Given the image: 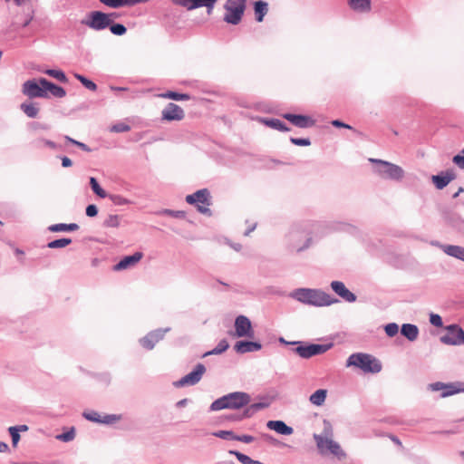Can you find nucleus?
<instances>
[{
  "instance_id": "1",
  "label": "nucleus",
  "mask_w": 464,
  "mask_h": 464,
  "mask_svg": "<svg viewBox=\"0 0 464 464\" xmlns=\"http://www.w3.org/2000/svg\"><path fill=\"white\" fill-rule=\"evenodd\" d=\"M289 296L302 304L313 306H328L338 302V299L321 289L296 288Z\"/></svg>"
},
{
  "instance_id": "2",
  "label": "nucleus",
  "mask_w": 464,
  "mask_h": 464,
  "mask_svg": "<svg viewBox=\"0 0 464 464\" xmlns=\"http://www.w3.org/2000/svg\"><path fill=\"white\" fill-rule=\"evenodd\" d=\"M251 396L245 392H234L223 395L215 400L209 407V411H217L225 409L239 410L249 404Z\"/></svg>"
},
{
  "instance_id": "3",
  "label": "nucleus",
  "mask_w": 464,
  "mask_h": 464,
  "mask_svg": "<svg viewBox=\"0 0 464 464\" xmlns=\"http://www.w3.org/2000/svg\"><path fill=\"white\" fill-rule=\"evenodd\" d=\"M354 366L364 372L378 373L382 371L380 360L369 353H355L351 354L346 361V367Z\"/></svg>"
},
{
  "instance_id": "4",
  "label": "nucleus",
  "mask_w": 464,
  "mask_h": 464,
  "mask_svg": "<svg viewBox=\"0 0 464 464\" xmlns=\"http://www.w3.org/2000/svg\"><path fill=\"white\" fill-rule=\"evenodd\" d=\"M290 343L295 346L292 352L303 359H309L313 356L323 354L334 346L333 343H309L303 341H292Z\"/></svg>"
},
{
  "instance_id": "5",
  "label": "nucleus",
  "mask_w": 464,
  "mask_h": 464,
  "mask_svg": "<svg viewBox=\"0 0 464 464\" xmlns=\"http://www.w3.org/2000/svg\"><path fill=\"white\" fill-rule=\"evenodd\" d=\"M370 161L375 165L374 172L382 179L399 181L404 177V170L396 164L378 159H370Z\"/></svg>"
},
{
  "instance_id": "6",
  "label": "nucleus",
  "mask_w": 464,
  "mask_h": 464,
  "mask_svg": "<svg viewBox=\"0 0 464 464\" xmlns=\"http://www.w3.org/2000/svg\"><path fill=\"white\" fill-rule=\"evenodd\" d=\"M246 4V0H227L224 5L226 9L224 21L233 25L238 24L244 15Z\"/></svg>"
},
{
  "instance_id": "7",
  "label": "nucleus",
  "mask_w": 464,
  "mask_h": 464,
  "mask_svg": "<svg viewBox=\"0 0 464 464\" xmlns=\"http://www.w3.org/2000/svg\"><path fill=\"white\" fill-rule=\"evenodd\" d=\"M314 440L316 442L318 451L322 455L331 453L335 456L338 459H343L346 457V453L343 450L340 444L332 439L324 438L319 434H314Z\"/></svg>"
},
{
  "instance_id": "8",
  "label": "nucleus",
  "mask_w": 464,
  "mask_h": 464,
  "mask_svg": "<svg viewBox=\"0 0 464 464\" xmlns=\"http://www.w3.org/2000/svg\"><path fill=\"white\" fill-rule=\"evenodd\" d=\"M186 202L189 205H196L197 203H201V205H197V210L204 215L210 217L212 215V211L208 208L211 205V196L210 192L208 188H201L197 190L196 192L189 194L186 197Z\"/></svg>"
},
{
  "instance_id": "9",
  "label": "nucleus",
  "mask_w": 464,
  "mask_h": 464,
  "mask_svg": "<svg viewBox=\"0 0 464 464\" xmlns=\"http://www.w3.org/2000/svg\"><path fill=\"white\" fill-rule=\"evenodd\" d=\"M81 23L94 31H102L110 26L111 20L106 13L92 11L87 14L86 18L82 19Z\"/></svg>"
},
{
  "instance_id": "10",
  "label": "nucleus",
  "mask_w": 464,
  "mask_h": 464,
  "mask_svg": "<svg viewBox=\"0 0 464 464\" xmlns=\"http://www.w3.org/2000/svg\"><path fill=\"white\" fill-rule=\"evenodd\" d=\"M46 80L45 78L27 80L23 83L22 92L30 99L48 98V93L43 83Z\"/></svg>"
},
{
  "instance_id": "11",
  "label": "nucleus",
  "mask_w": 464,
  "mask_h": 464,
  "mask_svg": "<svg viewBox=\"0 0 464 464\" xmlns=\"http://www.w3.org/2000/svg\"><path fill=\"white\" fill-rule=\"evenodd\" d=\"M429 389L432 392L442 391L440 396L445 398L459 392H464V382H456L445 383L441 382H436L429 384Z\"/></svg>"
},
{
  "instance_id": "12",
  "label": "nucleus",
  "mask_w": 464,
  "mask_h": 464,
  "mask_svg": "<svg viewBox=\"0 0 464 464\" xmlns=\"http://www.w3.org/2000/svg\"><path fill=\"white\" fill-rule=\"evenodd\" d=\"M206 372V367L203 363H198L195 368L179 380L173 382L176 388L184 386H192L200 382L203 374Z\"/></svg>"
},
{
  "instance_id": "13",
  "label": "nucleus",
  "mask_w": 464,
  "mask_h": 464,
  "mask_svg": "<svg viewBox=\"0 0 464 464\" xmlns=\"http://www.w3.org/2000/svg\"><path fill=\"white\" fill-rule=\"evenodd\" d=\"M440 342L449 345L464 344V330L458 324H450L447 327V333L440 336Z\"/></svg>"
},
{
  "instance_id": "14",
  "label": "nucleus",
  "mask_w": 464,
  "mask_h": 464,
  "mask_svg": "<svg viewBox=\"0 0 464 464\" xmlns=\"http://www.w3.org/2000/svg\"><path fill=\"white\" fill-rule=\"evenodd\" d=\"M170 331L169 327L159 328L149 332L144 337L140 339V344L146 350H152L155 345L161 341L165 334Z\"/></svg>"
},
{
  "instance_id": "15",
  "label": "nucleus",
  "mask_w": 464,
  "mask_h": 464,
  "mask_svg": "<svg viewBox=\"0 0 464 464\" xmlns=\"http://www.w3.org/2000/svg\"><path fill=\"white\" fill-rule=\"evenodd\" d=\"M235 335L237 337H254L251 321L246 315H238L235 319Z\"/></svg>"
},
{
  "instance_id": "16",
  "label": "nucleus",
  "mask_w": 464,
  "mask_h": 464,
  "mask_svg": "<svg viewBox=\"0 0 464 464\" xmlns=\"http://www.w3.org/2000/svg\"><path fill=\"white\" fill-rule=\"evenodd\" d=\"M218 0H172L175 5L187 8L188 10H194L200 7H206L209 14Z\"/></svg>"
},
{
  "instance_id": "17",
  "label": "nucleus",
  "mask_w": 464,
  "mask_h": 464,
  "mask_svg": "<svg viewBox=\"0 0 464 464\" xmlns=\"http://www.w3.org/2000/svg\"><path fill=\"white\" fill-rule=\"evenodd\" d=\"M162 120L167 121H181L185 117L183 109L176 103L169 102L161 112Z\"/></svg>"
},
{
  "instance_id": "18",
  "label": "nucleus",
  "mask_w": 464,
  "mask_h": 464,
  "mask_svg": "<svg viewBox=\"0 0 464 464\" xmlns=\"http://www.w3.org/2000/svg\"><path fill=\"white\" fill-rule=\"evenodd\" d=\"M444 221L453 229L464 233V219L459 214L452 210H444L442 212Z\"/></svg>"
},
{
  "instance_id": "19",
  "label": "nucleus",
  "mask_w": 464,
  "mask_h": 464,
  "mask_svg": "<svg viewBox=\"0 0 464 464\" xmlns=\"http://www.w3.org/2000/svg\"><path fill=\"white\" fill-rule=\"evenodd\" d=\"M283 118L298 128H310L315 124V121L310 116L303 114L285 113Z\"/></svg>"
},
{
  "instance_id": "20",
  "label": "nucleus",
  "mask_w": 464,
  "mask_h": 464,
  "mask_svg": "<svg viewBox=\"0 0 464 464\" xmlns=\"http://www.w3.org/2000/svg\"><path fill=\"white\" fill-rule=\"evenodd\" d=\"M456 175L452 169L441 171L437 175L431 176V180L437 189H443L450 181L455 179Z\"/></svg>"
},
{
  "instance_id": "21",
  "label": "nucleus",
  "mask_w": 464,
  "mask_h": 464,
  "mask_svg": "<svg viewBox=\"0 0 464 464\" xmlns=\"http://www.w3.org/2000/svg\"><path fill=\"white\" fill-rule=\"evenodd\" d=\"M331 288L339 297L346 302L353 303L357 299L356 295L341 281H333L331 283Z\"/></svg>"
},
{
  "instance_id": "22",
  "label": "nucleus",
  "mask_w": 464,
  "mask_h": 464,
  "mask_svg": "<svg viewBox=\"0 0 464 464\" xmlns=\"http://www.w3.org/2000/svg\"><path fill=\"white\" fill-rule=\"evenodd\" d=\"M143 256L141 252H135L132 255L122 257L113 266V271H121L134 266Z\"/></svg>"
},
{
  "instance_id": "23",
  "label": "nucleus",
  "mask_w": 464,
  "mask_h": 464,
  "mask_svg": "<svg viewBox=\"0 0 464 464\" xmlns=\"http://www.w3.org/2000/svg\"><path fill=\"white\" fill-rule=\"evenodd\" d=\"M262 349V344L259 342L241 340L237 341L234 345V350L240 354L246 353L257 352Z\"/></svg>"
},
{
  "instance_id": "24",
  "label": "nucleus",
  "mask_w": 464,
  "mask_h": 464,
  "mask_svg": "<svg viewBox=\"0 0 464 464\" xmlns=\"http://www.w3.org/2000/svg\"><path fill=\"white\" fill-rule=\"evenodd\" d=\"M434 245L439 246L440 249L448 256L463 260L464 247L457 245H441L436 242Z\"/></svg>"
},
{
  "instance_id": "25",
  "label": "nucleus",
  "mask_w": 464,
  "mask_h": 464,
  "mask_svg": "<svg viewBox=\"0 0 464 464\" xmlns=\"http://www.w3.org/2000/svg\"><path fill=\"white\" fill-rule=\"evenodd\" d=\"M266 427L281 435H291L294 432L293 428L283 420H268Z\"/></svg>"
},
{
  "instance_id": "26",
  "label": "nucleus",
  "mask_w": 464,
  "mask_h": 464,
  "mask_svg": "<svg viewBox=\"0 0 464 464\" xmlns=\"http://www.w3.org/2000/svg\"><path fill=\"white\" fill-rule=\"evenodd\" d=\"M419 333L420 331L416 324H403L401 326V334L410 342H414L417 340Z\"/></svg>"
},
{
  "instance_id": "27",
  "label": "nucleus",
  "mask_w": 464,
  "mask_h": 464,
  "mask_svg": "<svg viewBox=\"0 0 464 464\" xmlns=\"http://www.w3.org/2000/svg\"><path fill=\"white\" fill-rule=\"evenodd\" d=\"M260 122L264 123L266 126L275 129L279 131L286 132L290 130V128L281 120L276 118H260Z\"/></svg>"
},
{
  "instance_id": "28",
  "label": "nucleus",
  "mask_w": 464,
  "mask_h": 464,
  "mask_svg": "<svg viewBox=\"0 0 464 464\" xmlns=\"http://www.w3.org/2000/svg\"><path fill=\"white\" fill-rule=\"evenodd\" d=\"M20 110L28 117L31 119L37 118L40 108L38 106L37 102H24L20 104Z\"/></svg>"
},
{
  "instance_id": "29",
  "label": "nucleus",
  "mask_w": 464,
  "mask_h": 464,
  "mask_svg": "<svg viewBox=\"0 0 464 464\" xmlns=\"http://www.w3.org/2000/svg\"><path fill=\"white\" fill-rule=\"evenodd\" d=\"M254 11L256 20L258 23L263 22L264 17L268 12V4L263 0H258L254 3Z\"/></svg>"
},
{
  "instance_id": "30",
  "label": "nucleus",
  "mask_w": 464,
  "mask_h": 464,
  "mask_svg": "<svg viewBox=\"0 0 464 464\" xmlns=\"http://www.w3.org/2000/svg\"><path fill=\"white\" fill-rule=\"evenodd\" d=\"M43 83L44 84V88L46 89V92L48 94L51 93L53 97L56 98H63L66 95V92L63 87L48 80L44 81Z\"/></svg>"
},
{
  "instance_id": "31",
  "label": "nucleus",
  "mask_w": 464,
  "mask_h": 464,
  "mask_svg": "<svg viewBox=\"0 0 464 464\" xmlns=\"http://www.w3.org/2000/svg\"><path fill=\"white\" fill-rule=\"evenodd\" d=\"M350 8L355 12L366 13L371 10V0H347Z\"/></svg>"
},
{
  "instance_id": "32",
  "label": "nucleus",
  "mask_w": 464,
  "mask_h": 464,
  "mask_svg": "<svg viewBox=\"0 0 464 464\" xmlns=\"http://www.w3.org/2000/svg\"><path fill=\"white\" fill-rule=\"evenodd\" d=\"M267 402H255L246 405V408L242 412V417H247L248 419L254 416L257 411L264 410L268 407Z\"/></svg>"
},
{
  "instance_id": "33",
  "label": "nucleus",
  "mask_w": 464,
  "mask_h": 464,
  "mask_svg": "<svg viewBox=\"0 0 464 464\" xmlns=\"http://www.w3.org/2000/svg\"><path fill=\"white\" fill-rule=\"evenodd\" d=\"M267 402H255L246 405V408L242 412V417H247L248 419L254 416L257 411L264 410L268 407Z\"/></svg>"
},
{
  "instance_id": "34",
  "label": "nucleus",
  "mask_w": 464,
  "mask_h": 464,
  "mask_svg": "<svg viewBox=\"0 0 464 464\" xmlns=\"http://www.w3.org/2000/svg\"><path fill=\"white\" fill-rule=\"evenodd\" d=\"M79 228V226L76 223H58L51 225L47 227L48 231L50 232H65V231H75Z\"/></svg>"
},
{
  "instance_id": "35",
  "label": "nucleus",
  "mask_w": 464,
  "mask_h": 464,
  "mask_svg": "<svg viewBox=\"0 0 464 464\" xmlns=\"http://www.w3.org/2000/svg\"><path fill=\"white\" fill-rule=\"evenodd\" d=\"M327 396V391L324 389L316 390L313 394H311L309 401L312 404L315 406H321L324 404Z\"/></svg>"
},
{
  "instance_id": "36",
  "label": "nucleus",
  "mask_w": 464,
  "mask_h": 464,
  "mask_svg": "<svg viewBox=\"0 0 464 464\" xmlns=\"http://www.w3.org/2000/svg\"><path fill=\"white\" fill-rule=\"evenodd\" d=\"M228 347H229V343L227 341V339H222L219 341V343L217 344V346L215 348H213L212 350H210L208 352H206L202 355V357L221 354L224 352H226L228 349Z\"/></svg>"
},
{
  "instance_id": "37",
  "label": "nucleus",
  "mask_w": 464,
  "mask_h": 464,
  "mask_svg": "<svg viewBox=\"0 0 464 464\" xmlns=\"http://www.w3.org/2000/svg\"><path fill=\"white\" fill-rule=\"evenodd\" d=\"M160 97L165 99H170L174 101H188L190 99L188 93H179L174 91H168L164 93L160 94Z\"/></svg>"
},
{
  "instance_id": "38",
  "label": "nucleus",
  "mask_w": 464,
  "mask_h": 464,
  "mask_svg": "<svg viewBox=\"0 0 464 464\" xmlns=\"http://www.w3.org/2000/svg\"><path fill=\"white\" fill-rule=\"evenodd\" d=\"M72 243V239L68 237H63L54 239L47 243L46 246L52 249L63 248Z\"/></svg>"
},
{
  "instance_id": "39",
  "label": "nucleus",
  "mask_w": 464,
  "mask_h": 464,
  "mask_svg": "<svg viewBox=\"0 0 464 464\" xmlns=\"http://www.w3.org/2000/svg\"><path fill=\"white\" fill-rule=\"evenodd\" d=\"M90 186L94 194H96L101 198H105L108 195L106 191L100 186L98 180L94 177L90 178Z\"/></svg>"
},
{
  "instance_id": "40",
  "label": "nucleus",
  "mask_w": 464,
  "mask_h": 464,
  "mask_svg": "<svg viewBox=\"0 0 464 464\" xmlns=\"http://www.w3.org/2000/svg\"><path fill=\"white\" fill-rule=\"evenodd\" d=\"M44 73L61 82L66 83L68 82L66 74L62 70L47 69L44 71Z\"/></svg>"
},
{
  "instance_id": "41",
  "label": "nucleus",
  "mask_w": 464,
  "mask_h": 464,
  "mask_svg": "<svg viewBox=\"0 0 464 464\" xmlns=\"http://www.w3.org/2000/svg\"><path fill=\"white\" fill-rule=\"evenodd\" d=\"M26 128L29 131L36 132L38 130H49L51 126L44 122L30 121L26 124Z\"/></svg>"
},
{
  "instance_id": "42",
  "label": "nucleus",
  "mask_w": 464,
  "mask_h": 464,
  "mask_svg": "<svg viewBox=\"0 0 464 464\" xmlns=\"http://www.w3.org/2000/svg\"><path fill=\"white\" fill-rule=\"evenodd\" d=\"M74 77L88 90L95 92L97 90V84L92 80L86 78L80 73H74Z\"/></svg>"
},
{
  "instance_id": "43",
  "label": "nucleus",
  "mask_w": 464,
  "mask_h": 464,
  "mask_svg": "<svg viewBox=\"0 0 464 464\" xmlns=\"http://www.w3.org/2000/svg\"><path fill=\"white\" fill-rule=\"evenodd\" d=\"M108 28L110 29V31L112 34L117 35V36H122L127 32V28L124 24H117V23H114L113 21H111V24H110V26H108Z\"/></svg>"
},
{
  "instance_id": "44",
  "label": "nucleus",
  "mask_w": 464,
  "mask_h": 464,
  "mask_svg": "<svg viewBox=\"0 0 464 464\" xmlns=\"http://www.w3.org/2000/svg\"><path fill=\"white\" fill-rule=\"evenodd\" d=\"M34 147L36 148H42V146H46V147H49L50 149L52 150H60L62 149V146L50 140H45V139H37L34 141Z\"/></svg>"
},
{
  "instance_id": "45",
  "label": "nucleus",
  "mask_w": 464,
  "mask_h": 464,
  "mask_svg": "<svg viewBox=\"0 0 464 464\" xmlns=\"http://www.w3.org/2000/svg\"><path fill=\"white\" fill-rule=\"evenodd\" d=\"M74 438H75L74 427H71L69 430L55 436L56 440L63 441V442H70V441L73 440Z\"/></svg>"
},
{
  "instance_id": "46",
  "label": "nucleus",
  "mask_w": 464,
  "mask_h": 464,
  "mask_svg": "<svg viewBox=\"0 0 464 464\" xmlns=\"http://www.w3.org/2000/svg\"><path fill=\"white\" fill-rule=\"evenodd\" d=\"M213 436L227 440H236L237 437L232 430H218L213 433Z\"/></svg>"
},
{
  "instance_id": "47",
  "label": "nucleus",
  "mask_w": 464,
  "mask_h": 464,
  "mask_svg": "<svg viewBox=\"0 0 464 464\" xmlns=\"http://www.w3.org/2000/svg\"><path fill=\"white\" fill-rule=\"evenodd\" d=\"M120 225V216L110 215L104 221L103 227H118Z\"/></svg>"
},
{
  "instance_id": "48",
  "label": "nucleus",
  "mask_w": 464,
  "mask_h": 464,
  "mask_svg": "<svg viewBox=\"0 0 464 464\" xmlns=\"http://www.w3.org/2000/svg\"><path fill=\"white\" fill-rule=\"evenodd\" d=\"M121 419V415L118 414H105L104 416H102L101 423L102 424H113L116 421L120 420Z\"/></svg>"
},
{
  "instance_id": "49",
  "label": "nucleus",
  "mask_w": 464,
  "mask_h": 464,
  "mask_svg": "<svg viewBox=\"0 0 464 464\" xmlns=\"http://www.w3.org/2000/svg\"><path fill=\"white\" fill-rule=\"evenodd\" d=\"M64 140H65L67 142H69V143H71V144H72V145L77 146L78 148H80V149H81V150H82L83 151H86V152H91V151H92V149H91L88 145H86V144H85V143H83V142L78 141V140H74V139L71 138L70 136H67V135H66V136H64Z\"/></svg>"
},
{
  "instance_id": "50",
  "label": "nucleus",
  "mask_w": 464,
  "mask_h": 464,
  "mask_svg": "<svg viewBox=\"0 0 464 464\" xmlns=\"http://www.w3.org/2000/svg\"><path fill=\"white\" fill-rule=\"evenodd\" d=\"M101 3L111 8L127 6L125 0H99Z\"/></svg>"
},
{
  "instance_id": "51",
  "label": "nucleus",
  "mask_w": 464,
  "mask_h": 464,
  "mask_svg": "<svg viewBox=\"0 0 464 464\" xmlns=\"http://www.w3.org/2000/svg\"><path fill=\"white\" fill-rule=\"evenodd\" d=\"M82 416L90 421L101 423L102 416L95 411H84Z\"/></svg>"
},
{
  "instance_id": "52",
  "label": "nucleus",
  "mask_w": 464,
  "mask_h": 464,
  "mask_svg": "<svg viewBox=\"0 0 464 464\" xmlns=\"http://www.w3.org/2000/svg\"><path fill=\"white\" fill-rule=\"evenodd\" d=\"M384 331L387 336L393 337L399 332V325L396 323H390L384 326Z\"/></svg>"
},
{
  "instance_id": "53",
  "label": "nucleus",
  "mask_w": 464,
  "mask_h": 464,
  "mask_svg": "<svg viewBox=\"0 0 464 464\" xmlns=\"http://www.w3.org/2000/svg\"><path fill=\"white\" fill-rule=\"evenodd\" d=\"M333 228L334 230H343L348 232H353L356 229L355 227L343 222H334L333 224Z\"/></svg>"
},
{
  "instance_id": "54",
  "label": "nucleus",
  "mask_w": 464,
  "mask_h": 464,
  "mask_svg": "<svg viewBox=\"0 0 464 464\" xmlns=\"http://www.w3.org/2000/svg\"><path fill=\"white\" fill-rule=\"evenodd\" d=\"M130 130V126L124 122L116 123L110 128V130L111 132H116V133L127 132Z\"/></svg>"
},
{
  "instance_id": "55",
  "label": "nucleus",
  "mask_w": 464,
  "mask_h": 464,
  "mask_svg": "<svg viewBox=\"0 0 464 464\" xmlns=\"http://www.w3.org/2000/svg\"><path fill=\"white\" fill-rule=\"evenodd\" d=\"M109 198L112 203L117 206H123L130 203L129 199L123 198L121 195H110Z\"/></svg>"
},
{
  "instance_id": "56",
  "label": "nucleus",
  "mask_w": 464,
  "mask_h": 464,
  "mask_svg": "<svg viewBox=\"0 0 464 464\" xmlns=\"http://www.w3.org/2000/svg\"><path fill=\"white\" fill-rule=\"evenodd\" d=\"M290 142L296 146L307 147L311 145L309 138H294L290 137Z\"/></svg>"
},
{
  "instance_id": "57",
  "label": "nucleus",
  "mask_w": 464,
  "mask_h": 464,
  "mask_svg": "<svg viewBox=\"0 0 464 464\" xmlns=\"http://www.w3.org/2000/svg\"><path fill=\"white\" fill-rule=\"evenodd\" d=\"M164 215L175 218H185L186 212L183 210H172V209H164L162 211Z\"/></svg>"
},
{
  "instance_id": "58",
  "label": "nucleus",
  "mask_w": 464,
  "mask_h": 464,
  "mask_svg": "<svg viewBox=\"0 0 464 464\" xmlns=\"http://www.w3.org/2000/svg\"><path fill=\"white\" fill-rule=\"evenodd\" d=\"M8 431H9V434L12 439V444H13V446L15 447L20 440V434L18 432V430H17V428L10 427L8 429Z\"/></svg>"
},
{
  "instance_id": "59",
  "label": "nucleus",
  "mask_w": 464,
  "mask_h": 464,
  "mask_svg": "<svg viewBox=\"0 0 464 464\" xmlns=\"http://www.w3.org/2000/svg\"><path fill=\"white\" fill-rule=\"evenodd\" d=\"M430 323L436 327H441L443 325V321H442L441 316L437 314H430Z\"/></svg>"
},
{
  "instance_id": "60",
  "label": "nucleus",
  "mask_w": 464,
  "mask_h": 464,
  "mask_svg": "<svg viewBox=\"0 0 464 464\" xmlns=\"http://www.w3.org/2000/svg\"><path fill=\"white\" fill-rule=\"evenodd\" d=\"M86 216L89 218H94L98 215V208L94 204H90L85 209Z\"/></svg>"
},
{
  "instance_id": "61",
  "label": "nucleus",
  "mask_w": 464,
  "mask_h": 464,
  "mask_svg": "<svg viewBox=\"0 0 464 464\" xmlns=\"http://www.w3.org/2000/svg\"><path fill=\"white\" fill-rule=\"evenodd\" d=\"M452 162L459 169H464V154H457L452 158Z\"/></svg>"
},
{
  "instance_id": "62",
  "label": "nucleus",
  "mask_w": 464,
  "mask_h": 464,
  "mask_svg": "<svg viewBox=\"0 0 464 464\" xmlns=\"http://www.w3.org/2000/svg\"><path fill=\"white\" fill-rule=\"evenodd\" d=\"M236 440L241 441L244 443H251L255 440V437H253L251 435H247V434L237 435Z\"/></svg>"
},
{
  "instance_id": "63",
  "label": "nucleus",
  "mask_w": 464,
  "mask_h": 464,
  "mask_svg": "<svg viewBox=\"0 0 464 464\" xmlns=\"http://www.w3.org/2000/svg\"><path fill=\"white\" fill-rule=\"evenodd\" d=\"M332 125L336 128H345V129H349V130H353V128L351 125L346 124L340 120L332 121Z\"/></svg>"
},
{
  "instance_id": "64",
  "label": "nucleus",
  "mask_w": 464,
  "mask_h": 464,
  "mask_svg": "<svg viewBox=\"0 0 464 464\" xmlns=\"http://www.w3.org/2000/svg\"><path fill=\"white\" fill-rule=\"evenodd\" d=\"M62 160V166L63 168H70L72 167V161L70 158H68L67 156H61L59 157Z\"/></svg>"
}]
</instances>
